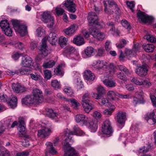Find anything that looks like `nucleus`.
Returning <instances> with one entry per match:
<instances>
[{
    "label": "nucleus",
    "instance_id": "obj_1",
    "mask_svg": "<svg viewBox=\"0 0 156 156\" xmlns=\"http://www.w3.org/2000/svg\"><path fill=\"white\" fill-rule=\"evenodd\" d=\"M85 133L77 126H75L73 131H70L68 129L64 130L62 133V136H64L65 141L64 143L63 148L64 150V156H77L78 153L75 149L70 147L69 142H71L72 138L71 135H75L77 136H83Z\"/></svg>",
    "mask_w": 156,
    "mask_h": 156
},
{
    "label": "nucleus",
    "instance_id": "obj_2",
    "mask_svg": "<svg viewBox=\"0 0 156 156\" xmlns=\"http://www.w3.org/2000/svg\"><path fill=\"white\" fill-rule=\"evenodd\" d=\"M52 45H55L57 41V38L56 34L54 32L50 33L48 37H44L42 40V44L40 47L39 50L43 58L47 56L48 54V47L46 45L47 40Z\"/></svg>",
    "mask_w": 156,
    "mask_h": 156
},
{
    "label": "nucleus",
    "instance_id": "obj_3",
    "mask_svg": "<svg viewBox=\"0 0 156 156\" xmlns=\"http://www.w3.org/2000/svg\"><path fill=\"white\" fill-rule=\"evenodd\" d=\"M11 22L15 31L19 33L21 36L26 35L27 33V26L22 22L17 20H12Z\"/></svg>",
    "mask_w": 156,
    "mask_h": 156
},
{
    "label": "nucleus",
    "instance_id": "obj_4",
    "mask_svg": "<svg viewBox=\"0 0 156 156\" xmlns=\"http://www.w3.org/2000/svg\"><path fill=\"white\" fill-rule=\"evenodd\" d=\"M41 19L43 22L47 24L48 27L51 28L53 27L54 18L50 12H44L41 15Z\"/></svg>",
    "mask_w": 156,
    "mask_h": 156
},
{
    "label": "nucleus",
    "instance_id": "obj_5",
    "mask_svg": "<svg viewBox=\"0 0 156 156\" xmlns=\"http://www.w3.org/2000/svg\"><path fill=\"white\" fill-rule=\"evenodd\" d=\"M41 129L38 131V136L46 137L50 135L52 132V125L50 123H48L45 125H42Z\"/></svg>",
    "mask_w": 156,
    "mask_h": 156
},
{
    "label": "nucleus",
    "instance_id": "obj_6",
    "mask_svg": "<svg viewBox=\"0 0 156 156\" xmlns=\"http://www.w3.org/2000/svg\"><path fill=\"white\" fill-rule=\"evenodd\" d=\"M90 94L88 93H86L83 96L82 103L84 108V111L87 113H89L93 108L89 104L90 99L88 97Z\"/></svg>",
    "mask_w": 156,
    "mask_h": 156
},
{
    "label": "nucleus",
    "instance_id": "obj_7",
    "mask_svg": "<svg viewBox=\"0 0 156 156\" xmlns=\"http://www.w3.org/2000/svg\"><path fill=\"white\" fill-rule=\"evenodd\" d=\"M130 80L131 82L136 85L139 86L143 85L147 88L149 87L151 85V82L147 80L143 81L140 78L131 77L130 78Z\"/></svg>",
    "mask_w": 156,
    "mask_h": 156
},
{
    "label": "nucleus",
    "instance_id": "obj_8",
    "mask_svg": "<svg viewBox=\"0 0 156 156\" xmlns=\"http://www.w3.org/2000/svg\"><path fill=\"white\" fill-rule=\"evenodd\" d=\"M102 132L103 133L109 136L111 135L113 132V129L109 120H107L104 122L102 126Z\"/></svg>",
    "mask_w": 156,
    "mask_h": 156
},
{
    "label": "nucleus",
    "instance_id": "obj_9",
    "mask_svg": "<svg viewBox=\"0 0 156 156\" xmlns=\"http://www.w3.org/2000/svg\"><path fill=\"white\" fill-rule=\"evenodd\" d=\"M33 97L36 104L41 102L44 100L42 91L38 88L34 89L32 91Z\"/></svg>",
    "mask_w": 156,
    "mask_h": 156
},
{
    "label": "nucleus",
    "instance_id": "obj_10",
    "mask_svg": "<svg viewBox=\"0 0 156 156\" xmlns=\"http://www.w3.org/2000/svg\"><path fill=\"white\" fill-rule=\"evenodd\" d=\"M66 53V57L69 58L77 60L78 59L79 55L76 54V51L72 46L68 47L65 51Z\"/></svg>",
    "mask_w": 156,
    "mask_h": 156
},
{
    "label": "nucleus",
    "instance_id": "obj_11",
    "mask_svg": "<svg viewBox=\"0 0 156 156\" xmlns=\"http://www.w3.org/2000/svg\"><path fill=\"white\" fill-rule=\"evenodd\" d=\"M116 119L121 129L123 126L126 119V114L124 112L119 111L116 114Z\"/></svg>",
    "mask_w": 156,
    "mask_h": 156
},
{
    "label": "nucleus",
    "instance_id": "obj_12",
    "mask_svg": "<svg viewBox=\"0 0 156 156\" xmlns=\"http://www.w3.org/2000/svg\"><path fill=\"white\" fill-rule=\"evenodd\" d=\"M107 63L104 60H97L92 64V66L94 68L96 69L98 71H100L101 69L103 70L105 68L107 69L108 68Z\"/></svg>",
    "mask_w": 156,
    "mask_h": 156
},
{
    "label": "nucleus",
    "instance_id": "obj_13",
    "mask_svg": "<svg viewBox=\"0 0 156 156\" xmlns=\"http://www.w3.org/2000/svg\"><path fill=\"white\" fill-rule=\"evenodd\" d=\"M137 17L141 21L144 23H150L153 20L152 17L149 16L147 14L141 11L140 10L137 13Z\"/></svg>",
    "mask_w": 156,
    "mask_h": 156
},
{
    "label": "nucleus",
    "instance_id": "obj_14",
    "mask_svg": "<svg viewBox=\"0 0 156 156\" xmlns=\"http://www.w3.org/2000/svg\"><path fill=\"white\" fill-rule=\"evenodd\" d=\"M63 5L70 12L74 13L76 11V5L73 2V0H66Z\"/></svg>",
    "mask_w": 156,
    "mask_h": 156
},
{
    "label": "nucleus",
    "instance_id": "obj_15",
    "mask_svg": "<svg viewBox=\"0 0 156 156\" xmlns=\"http://www.w3.org/2000/svg\"><path fill=\"white\" fill-rule=\"evenodd\" d=\"M145 119L151 125L156 123V115L154 112L147 113L145 116Z\"/></svg>",
    "mask_w": 156,
    "mask_h": 156
},
{
    "label": "nucleus",
    "instance_id": "obj_16",
    "mask_svg": "<svg viewBox=\"0 0 156 156\" xmlns=\"http://www.w3.org/2000/svg\"><path fill=\"white\" fill-rule=\"evenodd\" d=\"M147 71L148 69L146 66L140 64L135 69V72L139 76H143L147 74Z\"/></svg>",
    "mask_w": 156,
    "mask_h": 156
},
{
    "label": "nucleus",
    "instance_id": "obj_17",
    "mask_svg": "<svg viewBox=\"0 0 156 156\" xmlns=\"http://www.w3.org/2000/svg\"><path fill=\"white\" fill-rule=\"evenodd\" d=\"M87 18L90 26H92L93 24H97V21L98 18L97 15L94 12H89Z\"/></svg>",
    "mask_w": 156,
    "mask_h": 156
},
{
    "label": "nucleus",
    "instance_id": "obj_18",
    "mask_svg": "<svg viewBox=\"0 0 156 156\" xmlns=\"http://www.w3.org/2000/svg\"><path fill=\"white\" fill-rule=\"evenodd\" d=\"M32 63V60L31 58L26 55L22 57L20 64L23 67H30Z\"/></svg>",
    "mask_w": 156,
    "mask_h": 156
},
{
    "label": "nucleus",
    "instance_id": "obj_19",
    "mask_svg": "<svg viewBox=\"0 0 156 156\" xmlns=\"http://www.w3.org/2000/svg\"><path fill=\"white\" fill-rule=\"evenodd\" d=\"M140 46L138 44H134L133 46V50H128L126 51V54L128 57H132L134 56L136 52L138 51L140 49Z\"/></svg>",
    "mask_w": 156,
    "mask_h": 156
},
{
    "label": "nucleus",
    "instance_id": "obj_20",
    "mask_svg": "<svg viewBox=\"0 0 156 156\" xmlns=\"http://www.w3.org/2000/svg\"><path fill=\"white\" fill-rule=\"evenodd\" d=\"M12 88L13 91L16 93L23 92L26 91V88L23 86H22L19 83L12 84Z\"/></svg>",
    "mask_w": 156,
    "mask_h": 156
},
{
    "label": "nucleus",
    "instance_id": "obj_21",
    "mask_svg": "<svg viewBox=\"0 0 156 156\" xmlns=\"http://www.w3.org/2000/svg\"><path fill=\"white\" fill-rule=\"evenodd\" d=\"M45 145L47 146L46 149V152L45 154L46 155H47V151H48L49 152L53 155H55L57 153V151L53 146V144L51 142H47Z\"/></svg>",
    "mask_w": 156,
    "mask_h": 156
},
{
    "label": "nucleus",
    "instance_id": "obj_22",
    "mask_svg": "<svg viewBox=\"0 0 156 156\" xmlns=\"http://www.w3.org/2000/svg\"><path fill=\"white\" fill-rule=\"evenodd\" d=\"M75 119L77 123H80L82 125L86 124L87 122V118L83 114H78L75 117Z\"/></svg>",
    "mask_w": 156,
    "mask_h": 156
},
{
    "label": "nucleus",
    "instance_id": "obj_23",
    "mask_svg": "<svg viewBox=\"0 0 156 156\" xmlns=\"http://www.w3.org/2000/svg\"><path fill=\"white\" fill-rule=\"evenodd\" d=\"M22 104L27 105L36 104L32 95H27L23 98L22 100Z\"/></svg>",
    "mask_w": 156,
    "mask_h": 156
},
{
    "label": "nucleus",
    "instance_id": "obj_24",
    "mask_svg": "<svg viewBox=\"0 0 156 156\" xmlns=\"http://www.w3.org/2000/svg\"><path fill=\"white\" fill-rule=\"evenodd\" d=\"M107 25L108 27V28L110 29L109 32V33L113 35L115 34L117 35L119 34V31L117 30H115V26L113 22L109 21L107 23Z\"/></svg>",
    "mask_w": 156,
    "mask_h": 156
},
{
    "label": "nucleus",
    "instance_id": "obj_25",
    "mask_svg": "<svg viewBox=\"0 0 156 156\" xmlns=\"http://www.w3.org/2000/svg\"><path fill=\"white\" fill-rule=\"evenodd\" d=\"M65 67V65L64 64H59L54 69V72L57 75L62 76L64 74L63 69Z\"/></svg>",
    "mask_w": 156,
    "mask_h": 156
},
{
    "label": "nucleus",
    "instance_id": "obj_26",
    "mask_svg": "<svg viewBox=\"0 0 156 156\" xmlns=\"http://www.w3.org/2000/svg\"><path fill=\"white\" fill-rule=\"evenodd\" d=\"M94 49L91 47H87L85 49L84 52H82V55L84 58H87L90 56L94 53Z\"/></svg>",
    "mask_w": 156,
    "mask_h": 156
},
{
    "label": "nucleus",
    "instance_id": "obj_27",
    "mask_svg": "<svg viewBox=\"0 0 156 156\" xmlns=\"http://www.w3.org/2000/svg\"><path fill=\"white\" fill-rule=\"evenodd\" d=\"M76 26L77 25L76 24H73L70 26L68 28L65 29L64 31L66 35L71 36L75 32L76 27Z\"/></svg>",
    "mask_w": 156,
    "mask_h": 156
},
{
    "label": "nucleus",
    "instance_id": "obj_28",
    "mask_svg": "<svg viewBox=\"0 0 156 156\" xmlns=\"http://www.w3.org/2000/svg\"><path fill=\"white\" fill-rule=\"evenodd\" d=\"M47 114L49 117L55 120L61 117L60 115L54 112L51 109H48Z\"/></svg>",
    "mask_w": 156,
    "mask_h": 156
},
{
    "label": "nucleus",
    "instance_id": "obj_29",
    "mask_svg": "<svg viewBox=\"0 0 156 156\" xmlns=\"http://www.w3.org/2000/svg\"><path fill=\"white\" fill-rule=\"evenodd\" d=\"M84 77L86 80L88 81H93L95 78L94 74L89 70H86L84 72Z\"/></svg>",
    "mask_w": 156,
    "mask_h": 156
},
{
    "label": "nucleus",
    "instance_id": "obj_30",
    "mask_svg": "<svg viewBox=\"0 0 156 156\" xmlns=\"http://www.w3.org/2000/svg\"><path fill=\"white\" fill-rule=\"evenodd\" d=\"M16 97L14 95H11L10 99L8 101V103L10 107L13 108L16 107L17 103Z\"/></svg>",
    "mask_w": 156,
    "mask_h": 156
},
{
    "label": "nucleus",
    "instance_id": "obj_31",
    "mask_svg": "<svg viewBox=\"0 0 156 156\" xmlns=\"http://www.w3.org/2000/svg\"><path fill=\"white\" fill-rule=\"evenodd\" d=\"M73 42L78 45H81L85 43L83 38L80 36H78L74 37Z\"/></svg>",
    "mask_w": 156,
    "mask_h": 156
},
{
    "label": "nucleus",
    "instance_id": "obj_32",
    "mask_svg": "<svg viewBox=\"0 0 156 156\" xmlns=\"http://www.w3.org/2000/svg\"><path fill=\"white\" fill-rule=\"evenodd\" d=\"M143 47L145 51L148 52H153L154 49V46L152 44H145Z\"/></svg>",
    "mask_w": 156,
    "mask_h": 156
},
{
    "label": "nucleus",
    "instance_id": "obj_33",
    "mask_svg": "<svg viewBox=\"0 0 156 156\" xmlns=\"http://www.w3.org/2000/svg\"><path fill=\"white\" fill-rule=\"evenodd\" d=\"M89 128L91 132H94L98 128L97 122L96 121H92L89 123Z\"/></svg>",
    "mask_w": 156,
    "mask_h": 156
},
{
    "label": "nucleus",
    "instance_id": "obj_34",
    "mask_svg": "<svg viewBox=\"0 0 156 156\" xmlns=\"http://www.w3.org/2000/svg\"><path fill=\"white\" fill-rule=\"evenodd\" d=\"M114 65L112 63H110L109 67L108 66V68L107 69L109 68L111 69H109V73H108L107 72L106 73V74L105 75V76H106L107 78H109L111 76L114 74L115 72L114 71Z\"/></svg>",
    "mask_w": 156,
    "mask_h": 156
},
{
    "label": "nucleus",
    "instance_id": "obj_35",
    "mask_svg": "<svg viewBox=\"0 0 156 156\" xmlns=\"http://www.w3.org/2000/svg\"><path fill=\"white\" fill-rule=\"evenodd\" d=\"M66 101H70L71 103L72 106L76 109H78V107L80 105V104L76 100L74 99H67Z\"/></svg>",
    "mask_w": 156,
    "mask_h": 156
},
{
    "label": "nucleus",
    "instance_id": "obj_36",
    "mask_svg": "<svg viewBox=\"0 0 156 156\" xmlns=\"http://www.w3.org/2000/svg\"><path fill=\"white\" fill-rule=\"evenodd\" d=\"M103 82L107 87H112L115 86V83L112 80L105 79Z\"/></svg>",
    "mask_w": 156,
    "mask_h": 156
},
{
    "label": "nucleus",
    "instance_id": "obj_37",
    "mask_svg": "<svg viewBox=\"0 0 156 156\" xmlns=\"http://www.w3.org/2000/svg\"><path fill=\"white\" fill-rule=\"evenodd\" d=\"M18 130L19 136L22 137L25 134L26 130V127L24 125L19 126Z\"/></svg>",
    "mask_w": 156,
    "mask_h": 156
},
{
    "label": "nucleus",
    "instance_id": "obj_38",
    "mask_svg": "<svg viewBox=\"0 0 156 156\" xmlns=\"http://www.w3.org/2000/svg\"><path fill=\"white\" fill-rule=\"evenodd\" d=\"M30 71L29 69L21 68L18 70V75H27L29 74Z\"/></svg>",
    "mask_w": 156,
    "mask_h": 156
},
{
    "label": "nucleus",
    "instance_id": "obj_39",
    "mask_svg": "<svg viewBox=\"0 0 156 156\" xmlns=\"http://www.w3.org/2000/svg\"><path fill=\"white\" fill-rule=\"evenodd\" d=\"M115 108V106L114 105H112L111 107L105 110L103 112V113L105 115H111Z\"/></svg>",
    "mask_w": 156,
    "mask_h": 156
},
{
    "label": "nucleus",
    "instance_id": "obj_40",
    "mask_svg": "<svg viewBox=\"0 0 156 156\" xmlns=\"http://www.w3.org/2000/svg\"><path fill=\"white\" fill-rule=\"evenodd\" d=\"M55 64L54 61L51 60L48 62H44L42 65V66L44 68H51Z\"/></svg>",
    "mask_w": 156,
    "mask_h": 156
},
{
    "label": "nucleus",
    "instance_id": "obj_41",
    "mask_svg": "<svg viewBox=\"0 0 156 156\" xmlns=\"http://www.w3.org/2000/svg\"><path fill=\"white\" fill-rule=\"evenodd\" d=\"M119 93L116 91L111 90L109 91L107 94V95L110 98L113 100L114 99L116 96H119Z\"/></svg>",
    "mask_w": 156,
    "mask_h": 156
},
{
    "label": "nucleus",
    "instance_id": "obj_42",
    "mask_svg": "<svg viewBox=\"0 0 156 156\" xmlns=\"http://www.w3.org/2000/svg\"><path fill=\"white\" fill-rule=\"evenodd\" d=\"M30 75L32 79L35 81L41 80L43 79L41 76L37 73H35L34 74L31 73Z\"/></svg>",
    "mask_w": 156,
    "mask_h": 156
},
{
    "label": "nucleus",
    "instance_id": "obj_43",
    "mask_svg": "<svg viewBox=\"0 0 156 156\" xmlns=\"http://www.w3.org/2000/svg\"><path fill=\"white\" fill-rule=\"evenodd\" d=\"M117 69L120 71H123L127 75H130L132 72L129 71L126 67L122 65H119L117 67Z\"/></svg>",
    "mask_w": 156,
    "mask_h": 156
},
{
    "label": "nucleus",
    "instance_id": "obj_44",
    "mask_svg": "<svg viewBox=\"0 0 156 156\" xmlns=\"http://www.w3.org/2000/svg\"><path fill=\"white\" fill-rule=\"evenodd\" d=\"M130 136L131 139H132L133 138H134L133 140H132V142H135L140 136V134L138 131H133Z\"/></svg>",
    "mask_w": 156,
    "mask_h": 156
},
{
    "label": "nucleus",
    "instance_id": "obj_45",
    "mask_svg": "<svg viewBox=\"0 0 156 156\" xmlns=\"http://www.w3.org/2000/svg\"><path fill=\"white\" fill-rule=\"evenodd\" d=\"M0 26L2 30L9 27V24L7 20H3L0 22Z\"/></svg>",
    "mask_w": 156,
    "mask_h": 156
},
{
    "label": "nucleus",
    "instance_id": "obj_46",
    "mask_svg": "<svg viewBox=\"0 0 156 156\" xmlns=\"http://www.w3.org/2000/svg\"><path fill=\"white\" fill-rule=\"evenodd\" d=\"M67 41V39L63 36H61L59 38V43L61 47H64L65 46Z\"/></svg>",
    "mask_w": 156,
    "mask_h": 156
},
{
    "label": "nucleus",
    "instance_id": "obj_47",
    "mask_svg": "<svg viewBox=\"0 0 156 156\" xmlns=\"http://www.w3.org/2000/svg\"><path fill=\"white\" fill-rule=\"evenodd\" d=\"M121 23L122 26L129 31L131 29V26L130 24L125 19H123L121 21Z\"/></svg>",
    "mask_w": 156,
    "mask_h": 156
},
{
    "label": "nucleus",
    "instance_id": "obj_48",
    "mask_svg": "<svg viewBox=\"0 0 156 156\" xmlns=\"http://www.w3.org/2000/svg\"><path fill=\"white\" fill-rule=\"evenodd\" d=\"M51 85L55 89H58L60 88V83L57 80H53L51 81Z\"/></svg>",
    "mask_w": 156,
    "mask_h": 156
},
{
    "label": "nucleus",
    "instance_id": "obj_49",
    "mask_svg": "<svg viewBox=\"0 0 156 156\" xmlns=\"http://www.w3.org/2000/svg\"><path fill=\"white\" fill-rule=\"evenodd\" d=\"M99 31L95 28L94 27H91L89 29V32L90 34L95 38L96 36L98 33Z\"/></svg>",
    "mask_w": 156,
    "mask_h": 156
},
{
    "label": "nucleus",
    "instance_id": "obj_50",
    "mask_svg": "<svg viewBox=\"0 0 156 156\" xmlns=\"http://www.w3.org/2000/svg\"><path fill=\"white\" fill-rule=\"evenodd\" d=\"M105 35L104 33L99 31L95 38L99 41H102L105 38Z\"/></svg>",
    "mask_w": 156,
    "mask_h": 156
},
{
    "label": "nucleus",
    "instance_id": "obj_51",
    "mask_svg": "<svg viewBox=\"0 0 156 156\" xmlns=\"http://www.w3.org/2000/svg\"><path fill=\"white\" fill-rule=\"evenodd\" d=\"M145 147H143V148H140L139 149V150L138 152L139 154L142 153H147L149 149H150L151 148V144H149V146L147 147H146V149Z\"/></svg>",
    "mask_w": 156,
    "mask_h": 156
},
{
    "label": "nucleus",
    "instance_id": "obj_52",
    "mask_svg": "<svg viewBox=\"0 0 156 156\" xmlns=\"http://www.w3.org/2000/svg\"><path fill=\"white\" fill-rule=\"evenodd\" d=\"M144 38L151 42H154L156 41V38L149 34L145 36Z\"/></svg>",
    "mask_w": 156,
    "mask_h": 156
},
{
    "label": "nucleus",
    "instance_id": "obj_53",
    "mask_svg": "<svg viewBox=\"0 0 156 156\" xmlns=\"http://www.w3.org/2000/svg\"><path fill=\"white\" fill-rule=\"evenodd\" d=\"M44 78L47 80H49L51 77V71L48 70H45L44 71Z\"/></svg>",
    "mask_w": 156,
    "mask_h": 156
},
{
    "label": "nucleus",
    "instance_id": "obj_54",
    "mask_svg": "<svg viewBox=\"0 0 156 156\" xmlns=\"http://www.w3.org/2000/svg\"><path fill=\"white\" fill-rule=\"evenodd\" d=\"M37 35L41 37L45 34V30L41 27H39L37 30Z\"/></svg>",
    "mask_w": 156,
    "mask_h": 156
},
{
    "label": "nucleus",
    "instance_id": "obj_55",
    "mask_svg": "<svg viewBox=\"0 0 156 156\" xmlns=\"http://www.w3.org/2000/svg\"><path fill=\"white\" fill-rule=\"evenodd\" d=\"M6 35L9 36H11L12 35V31L10 27L2 30Z\"/></svg>",
    "mask_w": 156,
    "mask_h": 156
},
{
    "label": "nucleus",
    "instance_id": "obj_56",
    "mask_svg": "<svg viewBox=\"0 0 156 156\" xmlns=\"http://www.w3.org/2000/svg\"><path fill=\"white\" fill-rule=\"evenodd\" d=\"M116 75L117 77L119 79L123 80H126V76L122 72H119L117 73Z\"/></svg>",
    "mask_w": 156,
    "mask_h": 156
},
{
    "label": "nucleus",
    "instance_id": "obj_57",
    "mask_svg": "<svg viewBox=\"0 0 156 156\" xmlns=\"http://www.w3.org/2000/svg\"><path fill=\"white\" fill-rule=\"evenodd\" d=\"M104 5H108V4L109 5V7L112 6L113 5H116V4L112 0H104L103 1Z\"/></svg>",
    "mask_w": 156,
    "mask_h": 156
},
{
    "label": "nucleus",
    "instance_id": "obj_58",
    "mask_svg": "<svg viewBox=\"0 0 156 156\" xmlns=\"http://www.w3.org/2000/svg\"><path fill=\"white\" fill-rule=\"evenodd\" d=\"M93 116L96 119H99L101 118L102 115L100 112L95 111L94 112Z\"/></svg>",
    "mask_w": 156,
    "mask_h": 156
},
{
    "label": "nucleus",
    "instance_id": "obj_59",
    "mask_svg": "<svg viewBox=\"0 0 156 156\" xmlns=\"http://www.w3.org/2000/svg\"><path fill=\"white\" fill-rule=\"evenodd\" d=\"M96 89L99 94H100L101 95V94H104L105 93V89L104 87L101 86L97 87H96Z\"/></svg>",
    "mask_w": 156,
    "mask_h": 156
},
{
    "label": "nucleus",
    "instance_id": "obj_60",
    "mask_svg": "<svg viewBox=\"0 0 156 156\" xmlns=\"http://www.w3.org/2000/svg\"><path fill=\"white\" fill-rule=\"evenodd\" d=\"M105 54V50L103 48H100L98 49L97 55L99 56H103Z\"/></svg>",
    "mask_w": 156,
    "mask_h": 156
},
{
    "label": "nucleus",
    "instance_id": "obj_61",
    "mask_svg": "<svg viewBox=\"0 0 156 156\" xmlns=\"http://www.w3.org/2000/svg\"><path fill=\"white\" fill-rule=\"evenodd\" d=\"M64 91L65 93L68 96H71L73 94L72 89L69 87L64 89Z\"/></svg>",
    "mask_w": 156,
    "mask_h": 156
},
{
    "label": "nucleus",
    "instance_id": "obj_62",
    "mask_svg": "<svg viewBox=\"0 0 156 156\" xmlns=\"http://www.w3.org/2000/svg\"><path fill=\"white\" fill-rule=\"evenodd\" d=\"M7 101V96L5 94H0V101L4 102Z\"/></svg>",
    "mask_w": 156,
    "mask_h": 156
},
{
    "label": "nucleus",
    "instance_id": "obj_63",
    "mask_svg": "<svg viewBox=\"0 0 156 156\" xmlns=\"http://www.w3.org/2000/svg\"><path fill=\"white\" fill-rule=\"evenodd\" d=\"M126 4L128 7L133 12L134 11L133 9L135 6L134 2L133 1L131 2L127 1L126 2Z\"/></svg>",
    "mask_w": 156,
    "mask_h": 156
},
{
    "label": "nucleus",
    "instance_id": "obj_64",
    "mask_svg": "<svg viewBox=\"0 0 156 156\" xmlns=\"http://www.w3.org/2000/svg\"><path fill=\"white\" fill-rule=\"evenodd\" d=\"M29 154V153L28 151H25L17 153L16 154V156H28Z\"/></svg>",
    "mask_w": 156,
    "mask_h": 156
}]
</instances>
